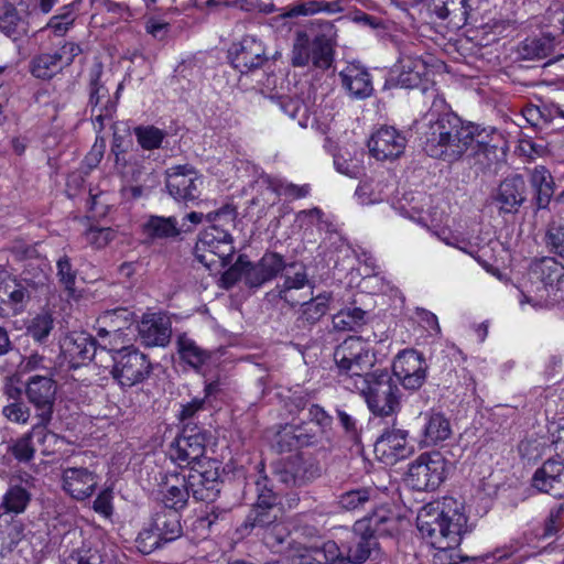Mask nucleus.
<instances>
[{
	"instance_id": "1",
	"label": "nucleus",
	"mask_w": 564,
	"mask_h": 564,
	"mask_svg": "<svg viewBox=\"0 0 564 564\" xmlns=\"http://www.w3.org/2000/svg\"><path fill=\"white\" fill-rule=\"evenodd\" d=\"M433 101L425 112V155L454 164L465 156L488 166L496 159L497 147L480 139L479 127L464 122L445 99L432 88Z\"/></svg>"
},
{
	"instance_id": "2",
	"label": "nucleus",
	"mask_w": 564,
	"mask_h": 564,
	"mask_svg": "<svg viewBox=\"0 0 564 564\" xmlns=\"http://www.w3.org/2000/svg\"><path fill=\"white\" fill-rule=\"evenodd\" d=\"M256 469L252 476L256 499L243 522L236 529V534L240 539L254 535L269 549H276L290 536L289 529L281 520L284 489L282 484H278L273 471L267 474L263 462Z\"/></svg>"
},
{
	"instance_id": "3",
	"label": "nucleus",
	"mask_w": 564,
	"mask_h": 564,
	"mask_svg": "<svg viewBox=\"0 0 564 564\" xmlns=\"http://www.w3.org/2000/svg\"><path fill=\"white\" fill-rule=\"evenodd\" d=\"M462 506L452 497L444 496L441 500H425V532L433 538L438 532L441 541H431L435 550L433 564H459L482 562L478 556L460 555L456 546L467 524V517L460 512Z\"/></svg>"
},
{
	"instance_id": "4",
	"label": "nucleus",
	"mask_w": 564,
	"mask_h": 564,
	"mask_svg": "<svg viewBox=\"0 0 564 564\" xmlns=\"http://www.w3.org/2000/svg\"><path fill=\"white\" fill-rule=\"evenodd\" d=\"M238 212L234 204H225L220 208L206 214L209 224L198 235L194 247L196 260L212 270L217 263L228 267L235 254L234 238L230 228L235 227Z\"/></svg>"
},
{
	"instance_id": "5",
	"label": "nucleus",
	"mask_w": 564,
	"mask_h": 564,
	"mask_svg": "<svg viewBox=\"0 0 564 564\" xmlns=\"http://www.w3.org/2000/svg\"><path fill=\"white\" fill-rule=\"evenodd\" d=\"M337 30L333 22L315 19L305 30L297 31L292 48V65L326 70L332 67L337 45Z\"/></svg>"
},
{
	"instance_id": "6",
	"label": "nucleus",
	"mask_w": 564,
	"mask_h": 564,
	"mask_svg": "<svg viewBox=\"0 0 564 564\" xmlns=\"http://www.w3.org/2000/svg\"><path fill=\"white\" fill-rule=\"evenodd\" d=\"M333 416L319 404L308 406L307 420L293 419L280 425L275 434L279 453H291L304 447H316L327 437L333 426Z\"/></svg>"
},
{
	"instance_id": "7",
	"label": "nucleus",
	"mask_w": 564,
	"mask_h": 564,
	"mask_svg": "<svg viewBox=\"0 0 564 564\" xmlns=\"http://www.w3.org/2000/svg\"><path fill=\"white\" fill-rule=\"evenodd\" d=\"M296 267V262L288 263L284 257L275 251L267 250L257 262H252L247 254L242 253L221 274V282L227 290L239 281H243L248 289H260L276 279L285 269Z\"/></svg>"
},
{
	"instance_id": "8",
	"label": "nucleus",
	"mask_w": 564,
	"mask_h": 564,
	"mask_svg": "<svg viewBox=\"0 0 564 564\" xmlns=\"http://www.w3.org/2000/svg\"><path fill=\"white\" fill-rule=\"evenodd\" d=\"M350 391L358 392L365 400L369 411L379 417H393L401 411V391L388 369H376L357 379Z\"/></svg>"
},
{
	"instance_id": "9",
	"label": "nucleus",
	"mask_w": 564,
	"mask_h": 564,
	"mask_svg": "<svg viewBox=\"0 0 564 564\" xmlns=\"http://www.w3.org/2000/svg\"><path fill=\"white\" fill-rule=\"evenodd\" d=\"M338 382L347 390L354 389L357 379H365L372 372L376 355L360 336H349L334 350Z\"/></svg>"
},
{
	"instance_id": "10",
	"label": "nucleus",
	"mask_w": 564,
	"mask_h": 564,
	"mask_svg": "<svg viewBox=\"0 0 564 564\" xmlns=\"http://www.w3.org/2000/svg\"><path fill=\"white\" fill-rule=\"evenodd\" d=\"M563 278L564 267L553 257L534 260L520 283V303L539 307L549 305L551 292L557 291L556 285Z\"/></svg>"
},
{
	"instance_id": "11",
	"label": "nucleus",
	"mask_w": 564,
	"mask_h": 564,
	"mask_svg": "<svg viewBox=\"0 0 564 564\" xmlns=\"http://www.w3.org/2000/svg\"><path fill=\"white\" fill-rule=\"evenodd\" d=\"M213 435L195 422L185 423L169 447V455L180 468H191L208 464L213 458L206 457V446Z\"/></svg>"
},
{
	"instance_id": "12",
	"label": "nucleus",
	"mask_w": 564,
	"mask_h": 564,
	"mask_svg": "<svg viewBox=\"0 0 564 564\" xmlns=\"http://www.w3.org/2000/svg\"><path fill=\"white\" fill-rule=\"evenodd\" d=\"M46 281L47 275L41 268L35 274H31L30 269H23L18 278L0 264V304L8 306L14 315L21 314L31 300V290H37Z\"/></svg>"
},
{
	"instance_id": "13",
	"label": "nucleus",
	"mask_w": 564,
	"mask_h": 564,
	"mask_svg": "<svg viewBox=\"0 0 564 564\" xmlns=\"http://www.w3.org/2000/svg\"><path fill=\"white\" fill-rule=\"evenodd\" d=\"M112 360L113 366L110 373L122 390L143 383L150 378L153 370L149 357L133 347H123L117 350Z\"/></svg>"
},
{
	"instance_id": "14",
	"label": "nucleus",
	"mask_w": 564,
	"mask_h": 564,
	"mask_svg": "<svg viewBox=\"0 0 564 564\" xmlns=\"http://www.w3.org/2000/svg\"><path fill=\"white\" fill-rule=\"evenodd\" d=\"M24 392L39 419V422L33 426V432L46 431L53 420L57 393L56 381L48 376H31L25 382Z\"/></svg>"
},
{
	"instance_id": "15",
	"label": "nucleus",
	"mask_w": 564,
	"mask_h": 564,
	"mask_svg": "<svg viewBox=\"0 0 564 564\" xmlns=\"http://www.w3.org/2000/svg\"><path fill=\"white\" fill-rule=\"evenodd\" d=\"M203 175L191 164H178L165 171V188L178 204L188 207L200 197Z\"/></svg>"
},
{
	"instance_id": "16",
	"label": "nucleus",
	"mask_w": 564,
	"mask_h": 564,
	"mask_svg": "<svg viewBox=\"0 0 564 564\" xmlns=\"http://www.w3.org/2000/svg\"><path fill=\"white\" fill-rule=\"evenodd\" d=\"M273 475L286 487H303L321 477L322 467L315 458L296 454L276 463Z\"/></svg>"
},
{
	"instance_id": "17",
	"label": "nucleus",
	"mask_w": 564,
	"mask_h": 564,
	"mask_svg": "<svg viewBox=\"0 0 564 564\" xmlns=\"http://www.w3.org/2000/svg\"><path fill=\"white\" fill-rule=\"evenodd\" d=\"M220 462L208 460V464H199L188 468L185 474L186 481L192 490V497L196 501L214 502L220 495L224 479L219 473Z\"/></svg>"
},
{
	"instance_id": "18",
	"label": "nucleus",
	"mask_w": 564,
	"mask_h": 564,
	"mask_svg": "<svg viewBox=\"0 0 564 564\" xmlns=\"http://www.w3.org/2000/svg\"><path fill=\"white\" fill-rule=\"evenodd\" d=\"M227 59L240 74H248L261 68L269 57L260 39L245 35L230 44L227 50Z\"/></svg>"
},
{
	"instance_id": "19",
	"label": "nucleus",
	"mask_w": 564,
	"mask_h": 564,
	"mask_svg": "<svg viewBox=\"0 0 564 564\" xmlns=\"http://www.w3.org/2000/svg\"><path fill=\"white\" fill-rule=\"evenodd\" d=\"M61 358L69 369L90 364L98 349H104L97 339L87 332H70L61 340Z\"/></svg>"
},
{
	"instance_id": "20",
	"label": "nucleus",
	"mask_w": 564,
	"mask_h": 564,
	"mask_svg": "<svg viewBox=\"0 0 564 564\" xmlns=\"http://www.w3.org/2000/svg\"><path fill=\"white\" fill-rule=\"evenodd\" d=\"M392 377L404 390L415 392L423 386V355L414 348L400 350L392 362Z\"/></svg>"
},
{
	"instance_id": "21",
	"label": "nucleus",
	"mask_w": 564,
	"mask_h": 564,
	"mask_svg": "<svg viewBox=\"0 0 564 564\" xmlns=\"http://www.w3.org/2000/svg\"><path fill=\"white\" fill-rule=\"evenodd\" d=\"M61 481L65 494L77 501H84L95 494L99 476L95 469L69 466L63 468Z\"/></svg>"
},
{
	"instance_id": "22",
	"label": "nucleus",
	"mask_w": 564,
	"mask_h": 564,
	"mask_svg": "<svg viewBox=\"0 0 564 564\" xmlns=\"http://www.w3.org/2000/svg\"><path fill=\"white\" fill-rule=\"evenodd\" d=\"M402 517L389 506L376 508L371 514L356 521V530L369 532L372 536H393L399 532Z\"/></svg>"
},
{
	"instance_id": "23",
	"label": "nucleus",
	"mask_w": 564,
	"mask_h": 564,
	"mask_svg": "<svg viewBox=\"0 0 564 564\" xmlns=\"http://www.w3.org/2000/svg\"><path fill=\"white\" fill-rule=\"evenodd\" d=\"M140 341L147 347H166L172 337V322L166 314H144L138 324Z\"/></svg>"
},
{
	"instance_id": "24",
	"label": "nucleus",
	"mask_w": 564,
	"mask_h": 564,
	"mask_svg": "<svg viewBox=\"0 0 564 564\" xmlns=\"http://www.w3.org/2000/svg\"><path fill=\"white\" fill-rule=\"evenodd\" d=\"M148 242L159 240H177L183 234L193 232V226L180 224L175 216L149 215L141 225Z\"/></svg>"
},
{
	"instance_id": "25",
	"label": "nucleus",
	"mask_w": 564,
	"mask_h": 564,
	"mask_svg": "<svg viewBox=\"0 0 564 564\" xmlns=\"http://www.w3.org/2000/svg\"><path fill=\"white\" fill-rule=\"evenodd\" d=\"M500 214H517L527 202V184L522 175L513 174L499 184L495 195Z\"/></svg>"
},
{
	"instance_id": "26",
	"label": "nucleus",
	"mask_w": 564,
	"mask_h": 564,
	"mask_svg": "<svg viewBox=\"0 0 564 564\" xmlns=\"http://www.w3.org/2000/svg\"><path fill=\"white\" fill-rule=\"evenodd\" d=\"M533 488L554 498L564 497V463L556 459L545 460L531 479Z\"/></svg>"
},
{
	"instance_id": "27",
	"label": "nucleus",
	"mask_w": 564,
	"mask_h": 564,
	"mask_svg": "<svg viewBox=\"0 0 564 564\" xmlns=\"http://www.w3.org/2000/svg\"><path fill=\"white\" fill-rule=\"evenodd\" d=\"M378 545L376 536H372L369 532L357 531L355 523L349 538L339 546L343 555L337 563L361 564L370 557Z\"/></svg>"
},
{
	"instance_id": "28",
	"label": "nucleus",
	"mask_w": 564,
	"mask_h": 564,
	"mask_svg": "<svg viewBox=\"0 0 564 564\" xmlns=\"http://www.w3.org/2000/svg\"><path fill=\"white\" fill-rule=\"evenodd\" d=\"M104 66L101 63L94 65L89 70L88 106L91 108V115L96 111H105L106 115H116V100H111L107 87L108 79L104 78Z\"/></svg>"
},
{
	"instance_id": "29",
	"label": "nucleus",
	"mask_w": 564,
	"mask_h": 564,
	"mask_svg": "<svg viewBox=\"0 0 564 564\" xmlns=\"http://www.w3.org/2000/svg\"><path fill=\"white\" fill-rule=\"evenodd\" d=\"M405 139L392 127H382L368 141L369 152L377 160L398 158L404 150Z\"/></svg>"
},
{
	"instance_id": "30",
	"label": "nucleus",
	"mask_w": 564,
	"mask_h": 564,
	"mask_svg": "<svg viewBox=\"0 0 564 564\" xmlns=\"http://www.w3.org/2000/svg\"><path fill=\"white\" fill-rule=\"evenodd\" d=\"M343 89L351 99L362 100L373 91L369 72L359 65L349 64L338 74Z\"/></svg>"
},
{
	"instance_id": "31",
	"label": "nucleus",
	"mask_w": 564,
	"mask_h": 564,
	"mask_svg": "<svg viewBox=\"0 0 564 564\" xmlns=\"http://www.w3.org/2000/svg\"><path fill=\"white\" fill-rule=\"evenodd\" d=\"M162 506L181 513L188 507L192 490L186 481L185 474L175 473L170 476L160 490Z\"/></svg>"
},
{
	"instance_id": "32",
	"label": "nucleus",
	"mask_w": 564,
	"mask_h": 564,
	"mask_svg": "<svg viewBox=\"0 0 564 564\" xmlns=\"http://www.w3.org/2000/svg\"><path fill=\"white\" fill-rule=\"evenodd\" d=\"M408 432L403 430H386L375 442V452L381 457L393 460L408 458L413 453V447L406 446Z\"/></svg>"
},
{
	"instance_id": "33",
	"label": "nucleus",
	"mask_w": 564,
	"mask_h": 564,
	"mask_svg": "<svg viewBox=\"0 0 564 564\" xmlns=\"http://www.w3.org/2000/svg\"><path fill=\"white\" fill-rule=\"evenodd\" d=\"M530 185L533 191L531 204L538 213L546 209L554 195L555 183L551 172L543 165H538L530 171Z\"/></svg>"
},
{
	"instance_id": "34",
	"label": "nucleus",
	"mask_w": 564,
	"mask_h": 564,
	"mask_svg": "<svg viewBox=\"0 0 564 564\" xmlns=\"http://www.w3.org/2000/svg\"><path fill=\"white\" fill-rule=\"evenodd\" d=\"M182 514L169 508H158L151 516L150 524L166 544H170L183 534L181 524Z\"/></svg>"
},
{
	"instance_id": "35",
	"label": "nucleus",
	"mask_w": 564,
	"mask_h": 564,
	"mask_svg": "<svg viewBox=\"0 0 564 564\" xmlns=\"http://www.w3.org/2000/svg\"><path fill=\"white\" fill-rule=\"evenodd\" d=\"M426 9L438 19H449L455 26H460L467 23L470 7L467 0H430Z\"/></svg>"
},
{
	"instance_id": "36",
	"label": "nucleus",
	"mask_w": 564,
	"mask_h": 564,
	"mask_svg": "<svg viewBox=\"0 0 564 564\" xmlns=\"http://www.w3.org/2000/svg\"><path fill=\"white\" fill-rule=\"evenodd\" d=\"M176 350L180 359L198 371L215 355L214 351L202 348L194 339L182 333L176 338Z\"/></svg>"
},
{
	"instance_id": "37",
	"label": "nucleus",
	"mask_w": 564,
	"mask_h": 564,
	"mask_svg": "<svg viewBox=\"0 0 564 564\" xmlns=\"http://www.w3.org/2000/svg\"><path fill=\"white\" fill-rule=\"evenodd\" d=\"M24 538V525L8 512H0V556L11 553Z\"/></svg>"
},
{
	"instance_id": "38",
	"label": "nucleus",
	"mask_w": 564,
	"mask_h": 564,
	"mask_svg": "<svg viewBox=\"0 0 564 564\" xmlns=\"http://www.w3.org/2000/svg\"><path fill=\"white\" fill-rule=\"evenodd\" d=\"M341 555L339 545L328 540L319 546H312L294 556L292 564H335Z\"/></svg>"
},
{
	"instance_id": "39",
	"label": "nucleus",
	"mask_w": 564,
	"mask_h": 564,
	"mask_svg": "<svg viewBox=\"0 0 564 564\" xmlns=\"http://www.w3.org/2000/svg\"><path fill=\"white\" fill-rule=\"evenodd\" d=\"M333 299V292L324 291L311 297L308 301L301 303L297 321L310 327L317 324L329 311Z\"/></svg>"
},
{
	"instance_id": "40",
	"label": "nucleus",
	"mask_w": 564,
	"mask_h": 564,
	"mask_svg": "<svg viewBox=\"0 0 564 564\" xmlns=\"http://www.w3.org/2000/svg\"><path fill=\"white\" fill-rule=\"evenodd\" d=\"M296 264L295 269H285L286 273L283 276V283L276 285L279 299L292 307L296 306L299 302L290 296V292L303 289L310 284L306 267L301 262H296Z\"/></svg>"
},
{
	"instance_id": "41",
	"label": "nucleus",
	"mask_w": 564,
	"mask_h": 564,
	"mask_svg": "<svg viewBox=\"0 0 564 564\" xmlns=\"http://www.w3.org/2000/svg\"><path fill=\"white\" fill-rule=\"evenodd\" d=\"M272 101L279 107V109L290 117L292 120H296L301 128H306L310 120V110L307 105L297 96L282 95L271 98Z\"/></svg>"
},
{
	"instance_id": "42",
	"label": "nucleus",
	"mask_w": 564,
	"mask_h": 564,
	"mask_svg": "<svg viewBox=\"0 0 564 564\" xmlns=\"http://www.w3.org/2000/svg\"><path fill=\"white\" fill-rule=\"evenodd\" d=\"M369 321V313L360 307H345L333 315V326L341 332H358Z\"/></svg>"
},
{
	"instance_id": "43",
	"label": "nucleus",
	"mask_w": 564,
	"mask_h": 564,
	"mask_svg": "<svg viewBox=\"0 0 564 564\" xmlns=\"http://www.w3.org/2000/svg\"><path fill=\"white\" fill-rule=\"evenodd\" d=\"M394 209L403 217L423 224V193L421 191H406L394 204Z\"/></svg>"
},
{
	"instance_id": "44",
	"label": "nucleus",
	"mask_w": 564,
	"mask_h": 564,
	"mask_svg": "<svg viewBox=\"0 0 564 564\" xmlns=\"http://www.w3.org/2000/svg\"><path fill=\"white\" fill-rule=\"evenodd\" d=\"M22 18L15 6L8 0L0 1V32L17 41L22 37Z\"/></svg>"
},
{
	"instance_id": "45",
	"label": "nucleus",
	"mask_w": 564,
	"mask_h": 564,
	"mask_svg": "<svg viewBox=\"0 0 564 564\" xmlns=\"http://www.w3.org/2000/svg\"><path fill=\"white\" fill-rule=\"evenodd\" d=\"M30 73L37 79L50 80L63 72L52 52H42L34 55L30 61Z\"/></svg>"
},
{
	"instance_id": "46",
	"label": "nucleus",
	"mask_w": 564,
	"mask_h": 564,
	"mask_svg": "<svg viewBox=\"0 0 564 564\" xmlns=\"http://www.w3.org/2000/svg\"><path fill=\"white\" fill-rule=\"evenodd\" d=\"M402 70L398 77L387 80L386 87L400 86L401 88H415L423 82L421 68L423 59L412 61L410 58L402 62Z\"/></svg>"
},
{
	"instance_id": "47",
	"label": "nucleus",
	"mask_w": 564,
	"mask_h": 564,
	"mask_svg": "<svg viewBox=\"0 0 564 564\" xmlns=\"http://www.w3.org/2000/svg\"><path fill=\"white\" fill-rule=\"evenodd\" d=\"M425 491L435 490L446 478V460L438 452L425 454Z\"/></svg>"
},
{
	"instance_id": "48",
	"label": "nucleus",
	"mask_w": 564,
	"mask_h": 564,
	"mask_svg": "<svg viewBox=\"0 0 564 564\" xmlns=\"http://www.w3.org/2000/svg\"><path fill=\"white\" fill-rule=\"evenodd\" d=\"M54 329V319L50 313L36 314L25 326V334L35 343L44 345Z\"/></svg>"
},
{
	"instance_id": "49",
	"label": "nucleus",
	"mask_w": 564,
	"mask_h": 564,
	"mask_svg": "<svg viewBox=\"0 0 564 564\" xmlns=\"http://www.w3.org/2000/svg\"><path fill=\"white\" fill-rule=\"evenodd\" d=\"M341 10L337 1L327 2L324 0H303L293 3L288 11V17L312 15L318 12L335 13Z\"/></svg>"
},
{
	"instance_id": "50",
	"label": "nucleus",
	"mask_w": 564,
	"mask_h": 564,
	"mask_svg": "<svg viewBox=\"0 0 564 564\" xmlns=\"http://www.w3.org/2000/svg\"><path fill=\"white\" fill-rule=\"evenodd\" d=\"M553 50L551 37L525 39L518 48L519 56L522 59H542L547 57Z\"/></svg>"
},
{
	"instance_id": "51",
	"label": "nucleus",
	"mask_w": 564,
	"mask_h": 564,
	"mask_svg": "<svg viewBox=\"0 0 564 564\" xmlns=\"http://www.w3.org/2000/svg\"><path fill=\"white\" fill-rule=\"evenodd\" d=\"M10 253L17 261H26L29 267H32L33 261H36V269H43L46 273L48 263L45 257H42L36 248V245H29L22 240H15L9 248Z\"/></svg>"
},
{
	"instance_id": "52",
	"label": "nucleus",
	"mask_w": 564,
	"mask_h": 564,
	"mask_svg": "<svg viewBox=\"0 0 564 564\" xmlns=\"http://www.w3.org/2000/svg\"><path fill=\"white\" fill-rule=\"evenodd\" d=\"M133 134L141 149L147 151L160 149L164 139L167 137L166 131L152 124L134 127Z\"/></svg>"
},
{
	"instance_id": "53",
	"label": "nucleus",
	"mask_w": 564,
	"mask_h": 564,
	"mask_svg": "<svg viewBox=\"0 0 564 564\" xmlns=\"http://www.w3.org/2000/svg\"><path fill=\"white\" fill-rule=\"evenodd\" d=\"M31 500V494L22 486H11L4 494L0 508L9 514L22 513Z\"/></svg>"
},
{
	"instance_id": "54",
	"label": "nucleus",
	"mask_w": 564,
	"mask_h": 564,
	"mask_svg": "<svg viewBox=\"0 0 564 564\" xmlns=\"http://www.w3.org/2000/svg\"><path fill=\"white\" fill-rule=\"evenodd\" d=\"M376 496V490L370 487H360L343 492L338 497V505L347 510L354 511L362 508Z\"/></svg>"
},
{
	"instance_id": "55",
	"label": "nucleus",
	"mask_w": 564,
	"mask_h": 564,
	"mask_svg": "<svg viewBox=\"0 0 564 564\" xmlns=\"http://www.w3.org/2000/svg\"><path fill=\"white\" fill-rule=\"evenodd\" d=\"M46 431L34 433L33 430L30 433L22 435L21 437L12 441L8 446V453H10L19 463H29L33 459L35 448L32 444L33 435H45Z\"/></svg>"
},
{
	"instance_id": "56",
	"label": "nucleus",
	"mask_w": 564,
	"mask_h": 564,
	"mask_svg": "<svg viewBox=\"0 0 564 564\" xmlns=\"http://www.w3.org/2000/svg\"><path fill=\"white\" fill-rule=\"evenodd\" d=\"M452 435L451 423L442 413H433L425 426V441L436 444L443 442Z\"/></svg>"
},
{
	"instance_id": "57",
	"label": "nucleus",
	"mask_w": 564,
	"mask_h": 564,
	"mask_svg": "<svg viewBox=\"0 0 564 564\" xmlns=\"http://www.w3.org/2000/svg\"><path fill=\"white\" fill-rule=\"evenodd\" d=\"M110 152H129L133 147V129L129 121H116L112 126Z\"/></svg>"
},
{
	"instance_id": "58",
	"label": "nucleus",
	"mask_w": 564,
	"mask_h": 564,
	"mask_svg": "<svg viewBox=\"0 0 564 564\" xmlns=\"http://www.w3.org/2000/svg\"><path fill=\"white\" fill-rule=\"evenodd\" d=\"M104 556L97 550L93 549L88 544L84 543L70 551V553L64 557L62 564H104Z\"/></svg>"
},
{
	"instance_id": "59",
	"label": "nucleus",
	"mask_w": 564,
	"mask_h": 564,
	"mask_svg": "<svg viewBox=\"0 0 564 564\" xmlns=\"http://www.w3.org/2000/svg\"><path fill=\"white\" fill-rule=\"evenodd\" d=\"M167 544L159 536L158 532L149 523L148 528H144L135 539V547L142 554H151L156 550L163 549Z\"/></svg>"
},
{
	"instance_id": "60",
	"label": "nucleus",
	"mask_w": 564,
	"mask_h": 564,
	"mask_svg": "<svg viewBox=\"0 0 564 564\" xmlns=\"http://www.w3.org/2000/svg\"><path fill=\"white\" fill-rule=\"evenodd\" d=\"M401 499L408 510L415 514V525L419 532H423V523H421V513L423 511V488L402 489Z\"/></svg>"
},
{
	"instance_id": "61",
	"label": "nucleus",
	"mask_w": 564,
	"mask_h": 564,
	"mask_svg": "<svg viewBox=\"0 0 564 564\" xmlns=\"http://www.w3.org/2000/svg\"><path fill=\"white\" fill-rule=\"evenodd\" d=\"M544 242L550 252L564 259V225L550 224L544 236Z\"/></svg>"
},
{
	"instance_id": "62",
	"label": "nucleus",
	"mask_w": 564,
	"mask_h": 564,
	"mask_svg": "<svg viewBox=\"0 0 564 564\" xmlns=\"http://www.w3.org/2000/svg\"><path fill=\"white\" fill-rule=\"evenodd\" d=\"M228 512V509L213 506L209 511H206L205 514L195 519L193 527L195 530L206 531V534H208L214 524L226 519Z\"/></svg>"
},
{
	"instance_id": "63",
	"label": "nucleus",
	"mask_w": 564,
	"mask_h": 564,
	"mask_svg": "<svg viewBox=\"0 0 564 564\" xmlns=\"http://www.w3.org/2000/svg\"><path fill=\"white\" fill-rule=\"evenodd\" d=\"M52 53L64 69L74 63L75 58L83 53V50L78 43L64 41L59 43L58 47Z\"/></svg>"
},
{
	"instance_id": "64",
	"label": "nucleus",
	"mask_w": 564,
	"mask_h": 564,
	"mask_svg": "<svg viewBox=\"0 0 564 564\" xmlns=\"http://www.w3.org/2000/svg\"><path fill=\"white\" fill-rule=\"evenodd\" d=\"M208 404L206 398H193L189 402L181 404V409L177 413V420L184 426L185 423L194 422V419L202 411H206Z\"/></svg>"
}]
</instances>
